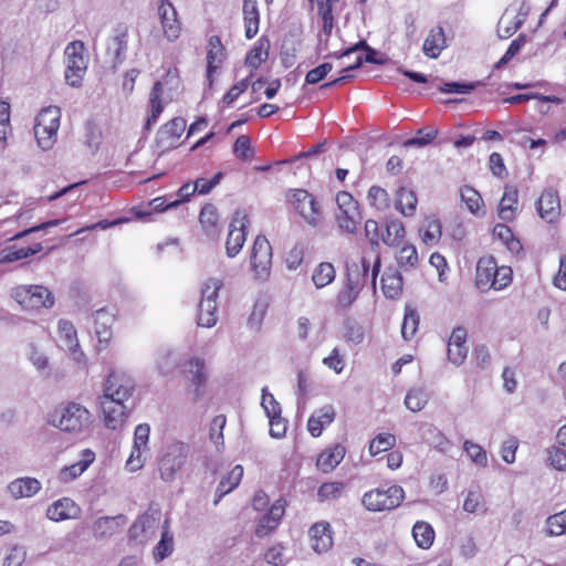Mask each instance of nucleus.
Returning <instances> with one entry per match:
<instances>
[{
	"instance_id": "f257e3e1",
	"label": "nucleus",
	"mask_w": 566,
	"mask_h": 566,
	"mask_svg": "<svg viewBox=\"0 0 566 566\" xmlns=\"http://www.w3.org/2000/svg\"><path fill=\"white\" fill-rule=\"evenodd\" d=\"M46 424L73 437H85L91 433L93 415L82 403L63 402L45 415Z\"/></svg>"
},
{
	"instance_id": "f03ea898",
	"label": "nucleus",
	"mask_w": 566,
	"mask_h": 566,
	"mask_svg": "<svg viewBox=\"0 0 566 566\" xmlns=\"http://www.w3.org/2000/svg\"><path fill=\"white\" fill-rule=\"evenodd\" d=\"M61 109L57 106L43 108L35 118L34 136L42 150H50L57 139Z\"/></svg>"
},
{
	"instance_id": "7ed1b4c3",
	"label": "nucleus",
	"mask_w": 566,
	"mask_h": 566,
	"mask_svg": "<svg viewBox=\"0 0 566 566\" xmlns=\"http://www.w3.org/2000/svg\"><path fill=\"white\" fill-rule=\"evenodd\" d=\"M190 448L181 441L169 443L158 462V470L161 480L170 482L187 463Z\"/></svg>"
},
{
	"instance_id": "20e7f679",
	"label": "nucleus",
	"mask_w": 566,
	"mask_h": 566,
	"mask_svg": "<svg viewBox=\"0 0 566 566\" xmlns=\"http://www.w3.org/2000/svg\"><path fill=\"white\" fill-rule=\"evenodd\" d=\"M405 499V491L399 485L378 488L370 490L363 495L361 503L370 512L394 510Z\"/></svg>"
},
{
	"instance_id": "39448f33",
	"label": "nucleus",
	"mask_w": 566,
	"mask_h": 566,
	"mask_svg": "<svg viewBox=\"0 0 566 566\" xmlns=\"http://www.w3.org/2000/svg\"><path fill=\"white\" fill-rule=\"evenodd\" d=\"M85 45L82 41L69 43L64 50L65 81L72 87H80L87 70V57L84 55Z\"/></svg>"
},
{
	"instance_id": "423d86ee",
	"label": "nucleus",
	"mask_w": 566,
	"mask_h": 566,
	"mask_svg": "<svg viewBox=\"0 0 566 566\" xmlns=\"http://www.w3.org/2000/svg\"><path fill=\"white\" fill-rule=\"evenodd\" d=\"M11 296L24 308H50L54 305V296L43 285H19L11 290Z\"/></svg>"
},
{
	"instance_id": "0eeeda50",
	"label": "nucleus",
	"mask_w": 566,
	"mask_h": 566,
	"mask_svg": "<svg viewBox=\"0 0 566 566\" xmlns=\"http://www.w3.org/2000/svg\"><path fill=\"white\" fill-rule=\"evenodd\" d=\"M381 262L379 254H376L375 260L371 262L361 256L359 262L347 263L346 283L363 290L369 281L373 291H376V280L380 271Z\"/></svg>"
},
{
	"instance_id": "6e6552de",
	"label": "nucleus",
	"mask_w": 566,
	"mask_h": 566,
	"mask_svg": "<svg viewBox=\"0 0 566 566\" xmlns=\"http://www.w3.org/2000/svg\"><path fill=\"white\" fill-rule=\"evenodd\" d=\"M250 265L255 280H268L272 266V247L264 235H258L253 242Z\"/></svg>"
},
{
	"instance_id": "1a4fd4ad",
	"label": "nucleus",
	"mask_w": 566,
	"mask_h": 566,
	"mask_svg": "<svg viewBox=\"0 0 566 566\" xmlns=\"http://www.w3.org/2000/svg\"><path fill=\"white\" fill-rule=\"evenodd\" d=\"M135 390V380L125 371H112L104 384L103 398L125 403Z\"/></svg>"
},
{
	"instance_id": "9d476101",
	"label": "nucleus",
	"mask_w": 566,
	"mask_h": 566,
	"mask_svg": "<svg viewBox=\"0 0 566 566\" xmlns=\"http://www.w3.org/2000/svg\"><path fill=\"white\" fill-rule=\"evenodd\" d=\"M287 201L308 226L316 227L318 224L321 208L308 191L304 189L291 190L287 195Z\"/></svg>"
},
{
	"instance_id": "9b49d317",
	"label": "nucleus",
	"mask_w": 566,
	"mask_h": 566,
	"mask_svg": "<svg viewBox=\"0 0 566 566\" xmlns=\"http://www.w3.org/2000/svg\"><path fill=\"white\" fill-rule=\"evenodd\" d=\"M530 12V6L523 1L518 7H509L497 23V35L501 39H509L512 36L525 22Z\"/></svg>"
},
{
	"instance_id": "f8f14e48",
	"label": "nucleus",
	"mask_w": 566,
	"mask_h": 566,
	"mask_svg": "<svg viewBox=\"0 0 566 566\" xmlns=\"http://www.w3.org/2000/svg\"><path fill=\"white\" fill-rule=\"evenodd\" d=\"M249 224L248 216L237 210L229 226V233L226 241V253L229 258H234L241 251L247 240V227Z\"/></svg>"
},
{
	"instance_id": "ddd939ff",
	"label": "nucleus",
	"mask_w": 566,
	"mask_h": 566,
	"mask_svg": "<svg viewBox=\"0 0 566 566\" xmlns=\"http://www.w3.org/2000/svg\"><path fill=\"white\" fill-rule=\"evenodd\" d=\"M535 208L545 222L551 224L557 222L562 214L558 191L552 187L544 189L535 202Z\"/></svg>"
},
{
	"instance_id": "4468645a",
	"label": "nucleus",
	"mask_w": 566,
	"mask_h": 566,
	"mask_svg": "<svg viewBox=\"0 0 566 566\" xmlns=\"http://www.w3.org/2000/svg\"><path fill=\"white\" fill-rule=\"evenodd\" d=\"M60 346L70 353L72 359L80 365H85V354L80 347L77 332L72 322L60 319L57 324Z\"/></svg>"
},
{
	"instance_id": "2eb2a0df",
	"label": "nucleus",
	"mask_w": 566,
	"mask_h": 566,
	"mask_svg": "<svg viewBox=\"0 0 566 566\" xmlns=\"http://www.w3.org/2000/svg\"><path fill=\"white\" fill-rule=\"evenodd\" d=\"M285 513V501L283 500H276L269 511L263 514L260 520L258 521L256 527H255V535L260 538L265 537L270 535L272 532H274L282 517Z\"/></svg>"
},
{
	"instance_id": "dca6fc26",
	"label": "nucleus",
	"mask_w": 566,
	"mask_h": 566,
	"mask_svg": "<svg viewBox=\"0 0 566 566\" xmlns=\"http://www.w3.org/2000/svg\"><path fill=\"white\" fill-rule=\"evenodd\" d=\"M94 331L98 342V349H105L112 338V326L115 322V314L106 308H99L92 315Z\"/></svg>"
},
{
	"instance_id": "f3484780",
	"label": "nucleus",
	"mask_w": 566,
	"mask_h": 566,
	"mask_svg": "<svg viewBox=\"0 0 566 566\" xmlns=\"http://www.w3.org/2000/svg\"><path fill=\"white\" fill-rule=\"evenodd\" d=\"M311 547L317 554L326 553L334 544L333 531L327 522H317L308 530Z\"/></svg>"
},
{
	"instance_id": "a211bd4d",
	"label": "nucleus",
	"mask_w": 566,
	"mask_h": 566,
	"mask_svg": "<svg viewBox=\"0 0 566 566\" xmlns=\"http://www.w3.org/2000/svg\"><path fill=\"white\" fill-rule=\"evenodd\" d=\"M80 506L70 497H62L53 502L46 510V517L54 522L75 520L80 517Z\"/></svg>"
},
{
	"instance_id": "6ab92c4d",
	"label": "nucleus",
	"mask_w": 566,
	"mask_h": 566,
	"mask_svg": "<svg viewBox=\"0 0 566 566\" xmlns=\"http://www.w3.org/2000/svg\"><path fill=\"white\" fill-rule=\"evenodd\" d=\"M127 50L128 29L127 27H118L107 44V54L112 56L113 67H117L125 61Z\"/></svg>"
},
{
	"instance_id": "aec40b11",
	"label": "nucleus",
	"mask_w": 566,
	"mask_h": 566,
	"mask_svg": "<svg viewBox=\"0 0 566 566\" xmlns=\"http://www.w3.org/2000/svg\"><path fill=\"white\" fill-rule=\"evenodd\" d=\"M318 15L322 19V28L318 32L317 39V52L322 53L328 50V42L334 29V17L333 9L329 4H323V1H318Z\"/></svg>"
},
{
	"instance_id": "412c9836",
	"label": "nucleus",
	"mask_w": 566,
	"mask_h": 566,
	"mask_svg": "<svg viewBox=\"0 0 566 566\" xmlns=\"http://www.w3.org/2000/svg\"><path fill=\"white\" fill-rule=\"evenodd\" d=\"M95 460V453L91 449L81 452L80 460L71 465L62 468L59 472V480L69 483L81 476Z\"/></svg>"
},
{
	"instance_id": "4be33fe9",
	"label": "nucleus",
	"mask_w": 566,
	"mask_h": 566,
	"mask_svg": "<svg viewBox=\"0 0 566 566\" xmlns=\"http://www.w3.org/2000/svg\"><path fill=\"white\" fill-rule=\"evenodd\" d=\"M104 422L106 428L117 430L123 427L127 418V408L122 402L104 399L102 401Z\"/></svg>"
},
{
	"instance_id": "5701e85b",
	"label": "nucleus",
	"mask_w": 566,
	"mask_h": 566,
	"mask_svg": "<svg viewBox=\"0 0 566 566\" xmlns=\"http://www.w3.org/2000/svg\"><path fill=\"white\" fill-rule=\"evenodd\" d=\"M42 250L43 245L41 242H34L29 247H19L17 243H13L0 250V263H13L38 254Z\"/></svg>"
},
{
	"instance_id": "b1692460",
	"label": "nucleus",
	"mask_w": 566,
	"mask_h": 566,
	"mask_svg": "<svg viewBox=\"0 0 566 566\" xmlns=\"http://www.w3.org/2000/svg\"><path fill=\"white\" fill-rule=\"evenodd\" d=\"M518 190L513 186H505L499 203V218L504 222L513 221L517 216Z\"/></svg>"
},
{
	"instance_id": "393cba45",
	"label": "nucleus",
	"mask_w": 566,
	"mask_h": 566,
	"mask_svg": "<svg viewBox=\"0 0 566 566\" xmlns=\"http://www.w3.org/2000/svg\"><path fill=\"white\" fill-rule=\"evenodd\" d=\"M163 30L166 38L170 41L177 39L180 32V25L177 20V11L169 1H163L158 8Z\"/></svg>"
},
{
	"instance_id": "a878e982",
	"label": "nucleus",
	"mask_w": 566,
	"mask_h": 566,
	"mask_svg": "<svg viewBox=\"0 0 566 566\" xmlns=\"http://www.w3.org/2000/svg\"><path fill=\"white\" fill-rule=\"evenodd\" d=\"M448 48V41L442 27L432 28L422 45V52L430 59H438L441 52Z\"/></svg>"
},
{
	"instance_id": "bb28decb",
	"label": "nucleus",
	"mask_w": 566,
	"mask_h": 566,
	"mask_svg": "<svg viewBox=\"0 0 566 566\" xmlns=\"http://www.w3.org/2000/svg\"><path fill=\"white\" fill-rule=\"evenodd\" d=\"M224 59V48L218 35L209 39V49L207 53V80L211 86L213 83V73L221 66Z\"/></svg>"
},
{
	"instance_id": "cd10ccee",
	"label": "nucleus",
	"mask_w": 566,
	"mask_h": 566,
	"mask_svg": "<svg viewBox=\"0 0 566 566\" xmlns=\"http://www.w3.org/2000/svg\"><path fill=\"white\" fill-rule=\"evenodd\" d=\"M185 374L191 386L195 387L196 398L202 395V388L206 385L205 361L200 358H190L185 366Z\"/></svg>"
},
{
	"instance_id": "c85d7f7f",
	"label": "nucleus",
	"mask_w": 566,
	"mask_h": 566,
	"mask_svg": "<svg viewBox=\"0 0 566 566\" xmlns=\"http://www.w3.org/2000/svg\"><path fill=\"white\" fill-rule=\"evenodd\" d=\"M42 489L41 482L35 478H18L9 483L8 491L10 495L18 500L31 497Z\"/></svg>"
},
{
	"instance_id": "c756f323",
	"label": "nucleus",
	"mask_w": 566,
	"mask_h": 566,
	"mask_svg": "<svg viewBox=\"0 0 566 566\" xmlns=\"http://www.w3.org/2000/svg\"><path fill=\"white\" fill-rule=\"evenodd\" d=\"M127 522L123 514L116 516H103L93 524V534L96 538H106L114 535Z\"/></svg>"
},
{
	"instance_id": "7c9ffc66",
	"label": "nucleus",
	"mask_w": 566,
	"mask_h": 566,
	"mask_svg": "<svg viewBox=\"0 0 566 566\" xmlns=\"http://www.w3.org/2000/svg\"><path fill=\"white\" fill-rule=\"evenodd\" d=\"M496 265L493 258H481L478 261L475 281L479 289H493L496 277Z\"/></svg>"
},
{
	"instance_id": "2f4dec72",
	"label": "nucleus",
	"mask_w": 566,
	"mask_h": 566,
	"mask_svg": "<svg viewBox=\"0 0 566 566\" xmlns=\"http://www.w3.org/2000/svg\"><path fill=\"white\" fill-rule=\"evenodd\" d=\"M419 434L421 441L437 449L438 451L446 452L450 446L447 437L431 423H420Z\"/></svg>"
},
{
	"instance_id": "473e14b6",
	"label": "nucleus",
	"mask_w": 566,
	"mask_h": 566,
	"mask_svg": "<svg viewBox=\"0 0 566 566\" xmlns=\"http://www.w3.org/2000/svg\"><path fill=\"white\" fill-rule=\"evenodd\" d=\"M157 520L153 514L145 513L140 515L129 528V537L144 542L149 539L155 533Z\"/></svg>"
},
{
	"instance_id": "72a5a7b5",
	"label": "nucleus",
	"mask_w": 566,
	"mask_h": 566,
	"mask_svg": "<svg viewBox=\"0 0 566 566\" xmlns=\"http://www.w3.org/2000/svg\"><path fill=\"white\" fill-rule=\"evenodd\" d=\"M377 52L373 48L369 46V49L366 50V55L363 57L361 55H357L354 63L348 64L346 67L343 69L342 73L343 75L322 85V88H328L337 86L353 76L348 74L349 71L359 69L364 62L373 63V64H380L381 62L376 59Z\"/></svg>"
},
{
	"instance_id": "f704fd0d",
	"label": "nucleus",
	"mask_w": 566,
	"mask_h": 566,
	"mask_svg": "<svg viewBox=\"0 0 566 566\" xmlns=\"http://www.w3.org/2000/svg\"><path fill=\"white\" fill-rule=\"evenodd\" d=\"M346 449L342 444H335L323 451L318 458L316 465L324 473L333 471L344 459Z\"/></svg>"
},
{
	"instance_id": "c9c22d12",
	"label": "nucleus",
	"mask_w": 566,
	"mask_h": 566,
	"mask_svg": "<svg viewBox=\"0 0 566 566\" xmlns=\"http://www.w3.org/2000/svg\"><path fill=\"white\" fill-rule=\"evenodd\" d=\"M163 95V84L161 82L157 81L149 94V115L146 118L145 122V129L150 130L153 125L156 124L158 117L164 111V103L161 99Z\"/></svg>"
},
{
	"instance_id": "e433bc0d",
	"label": "nucleus",
	"mask_w": 566,
	"mask_h": 566,
	"mask_svg": "<svg viewBox=\"0 0 566 566\" xmlns=\"http://www.w3.org/2000/svg\"><path fill=\"white\" fill-rule=\"evenodd\" d=\"M242 476L243 468L240 464L233 467L232 470L220 480L216 490L213 504L218 505L223 496L233 491L240 484Z\"/></svg>"
},
{
	"instance_id": "4c0bfd02",
	"label": "nucleus",
	"mask_w": 566,
	"mask_h": 566,
	"mask_svg": "<svg viewBox=\"0 0 566 566\" xmlns=\"http://www.w3.org/2000/svg\"><path fill=\"white\" fill-rule=\"evenodd\" d=\"M242 10L245 28V38L252 39L259 32L260 24V13L256 0H244Z\"/></svg>"
},
{
	"instance_id": "58836bf2",
	"label": "nucleus",
	"mask_w": 566,
	"mask_h": 566,
	"mask_svg": "<svg viewBox=\"0 0 566 566\" xmlns=\"http://www.w3.org/2000/svg\"><path fill=\"white\" fill-rule=\"evenodd\" d=\"M186 119L182 117H175L160 127L158 137L161 143H167L172 146L175 142L182 135L186 129Z\"/></svg>"
},
{
	"instance_id": "ea45409f",
	"label": "nucleus",
	"mask_w": 566,
	"mask_h": 566,
	"mask_svg": "<svg viewBox=\"0 0 566 566\" xmlns=\"http://www.w3.org/2000/svg\"><path fill=\"white\" fill-rule=\"evenodd\" d=\"M461 201L465 205L467 209L476 217L485 214L484 202L479 191L471 186H463L460 188Z\"/></svg>"
},
{
	"instance_id": "a19ab883",
	"label": "nucleus",
	"mask_w": 566,
	"mask_h": 566,
	"mask_svg": "<svg viewBox=\"0 0 566 566\" xmlns=\"http://www.w3.org/2000/svg\"><path fill=\"white\" fill-rule=\"evenodd\" d=\"M335 220L342 232L355 234L357 232V227L361 221V213L359 209L337 210L335 213Z\"/></svg>"
},
{
	"instance_id": "79ce46f5",
	"label": "nucleus",
	"mask_w": 566,
	"mask_h": 566,
	"mask_svg": "<svg viewBox=\"0 0 566 566\" xmlns=\"http://www.w3.org/2000/svg\"><path fill=\"white\" fill-rule=\"evenodd\" d=\"M270 42L266 38H260L245 57V64L256 70L269 56Z\"/></svg>"
},
{
	"instance_id": "37998d69",
	"label": "nucleus",
	"mask_w": 566,
	"mask_h": 566,
	"mask_svg": "<svg viewBox=\"0 0 566 566\" xmlns=\"http://www.w3.org/2000/svg\"><path fill=\"white\" fill-rule=\"evenodd\" d=\"M384 295L396 298L402 291V276L397 271L385 272L380 279Z\"/></svg>"
},
{
	"instance_id": "c03bdc74",
	"label": "nucleus",
	"mask_w": 566,
	"mask_h": 566,
	"mask_svg": "<svg viewBox=\"0 0 566 566\" xmlns=\"http://www.w3.org/2000/svg\"><path fill=\"white\" fill-rule=\"evenodd\" d=\"M336 277L335 266L331 262H321L313 271L312 281L317 289L331 284Z\"/></svg>"
},
{
	"instance_id": "a18cd8bd",
	"label": "nucleus",
	"mask_w": 566,
	"mask_h": 566,
	"mask_svg": "<svg viewBox=\"0 0 566 566\" xmlns=\"http://www.w3.org/2000/svg\"><path fill=\"white\" fill-rule=\"evenodd\" d=\"M419 232L422 242L428 247H433L441 239V223L438 219H427Z\"/></svg>"
},
{
	"instance_id": "49530a36",
	"label": "nucleus",
	"mask_w": 566,
	"mask_h": 566,
	"mask_svg": "<svg viewBox=\"0 0 566 566\" xmlns=\"http://www.w3.org/2000/svg\"><path fill=\"white\" fill-rule=\"evenodd\" d=\"M420 323V316L416 308L406 305L405 315L401 325V336L405 340H410L416 335Z\"/></svg>"
},
{
	"instance_id": "de8ad7c7",
	"label": "nucleus",
	"mask_w": 566,
	"mask_h": 566,
	"mask_svg": "<svg viewBox=\"0 0 566 566\" xmlns=\"http://www.w3.org/2000/svg\"><path fill=\"white\" fill-rule=\"evenodd\" d=\"M412 536L420 548L428 549L433 544L434 531L429 523L421 521L413 525Z\"/></svg>"
},
{
	"instance_id": "09e8293b",
	"label": "nucleus",
	"mask_w": 566,
	"mask_h": 566,
	"mask_svg": "<svg viewBox=\"0 0 566 566\" xmlns=\"http://www.w3.org/2000/svg\"><path fill=\"white\" fill-rule=\"evenodd\" d=\"M416 193L407 188H400L397 192L396 208L406 217L415 213L417 208Z\"/></svg>"
},
{
	"instance_id": "8fccbe9b",
	"label": "nucleus",
	"mask_w": 566,
	"mask_h": 566,
	"mask_svg": "<svg viewBox=\"0 0 566 566\" xmlns=\"http://www.w3.org/2000/svg\"><path fill=\"white\" fill-rule=\"evenodd\" d=\"M406 231L401 221L389 220L386 223V231L381 234V241L388 247L398 245L405 238Z\"/></svg>"
},
{
	"instance_id": "3c124183",
	"label": "nucleus",
	"mask_w": 566,
	"mask_h": 566,
	"mask_svg": "<svg viewBox=\"0 0 566 566\" xmlns=\"http://www.w3.org/2000/svg\"><path fill=\"white\" fill-rule=\"evenodd\" d=\"M218 322L217 304L207 302L199 303L197 313V324L201 327L211 328Z\"/></svg>"
},
{
	"instance_id": "603ef678",
	"label": "nucleus",
	"mask_w": 566,
	"mask_h": 566,
	"mask_svg": "<svg viewBox=\"0 0 566 566\" xmlns=\"http://www.w3.org/2000/svg\"><path fill=\"white\" fill-rule=\"evenodd\" d=\"M429 401V394L423 388H412L405 397V406L412 412L421 411Z\"/></svg>"
},
{
	"instance_id": "864d4df0",
	"label": "nucleus",
	"mask_w": 566,
	"mask_h": 566,
	"mask_svg": "<svg viewBox=\"0 0 566 566\" xmlns=\"http://www.w3.org/2000/svg\"><path fill=\"white\" fill-rule=\"evenodd\" d=\"M438 136V129L434 127L420 128L416 136L403 142V146L409 147H424L433 142Z\"/></svg>"
},
{
	"instance_id": "5fc2aeb1",
	"label": "nucleus",
	"mask_w": 566,
	"mask_h": 566,
	"mask_svg": "<svg viewBox=\"0 0 566 566\" xmlns=\"http://www.w3.org/2000/svg\"><path fill=\"white\" fill-rule=\"evenodd\" d=\"M397 263L401 269L409 270L418 264V252L415 245L405 244L396 256Z\"/></svg>"
},
{
	"instance_id": "6e6d98bb",
	"label": "nucleus",
	"mask_w": 566,
	"mask_h": 566,
	"mask_svg": "<svg viewBox=\"0 0 566 566\" xmlns=\"http://www.w3.org/2000/svg\"><path fill=\"white\" fill-rule=\"evenodd\" d=\"M396 443V437L391 433H379L369 443V453L375 457L390 450Z\"/></svg>"
},
{
	"instance_id": "4d7b16f0",
	"label": "nucleus",
	"mask_w": 566,
	"mask_h": 566,
	"mask_svg": "<svg viewBox=\"0 0 566 566\" xmlns=\"http://www.w3.org/2000/svg\"><path fill=\"white\" fill-rule=\"evenodd\" d=\"M223 285L222 280L210 277L208 279L202 287H201V303H207L210 301V303L217 304V298L219 295V291L221 290Z\"/></svg>"
},
{
	"instance_id": "13d9d810",
	"label": "nucleus",
	"mask_w": 566,
	"mask_h": 566,
	"mask_svg": "<svg viewBox=\"0 0 566 566\" xmlns=\"http://www.w3.org/2000/svg\"><path fill=\"white\" fill-rule=\"evenodd\" d=\"M367 200L370 206L379 211H384L389 207V196L385 189L378 186H373L368 190Z\"/></svg>"
},
{
	"instance_id": "bf43d9fd",
	"label": "nucleus",
	"mask_w": 566,
	"mask_h": 566,
	"mask_svg": "<svg viewBox=\"0 0 566 566\" xmlns=\"http://www.w3.org/2000/svg\"><path fill=\"white\" fill-rule=\"evenodd\" d=\"M199 221L207 233H212L218 222V210L211 205H205L200 211Z\"/></svg>"
},
{
	"instance_id": "052dcab7",
	"label": "nucleus",
	"mask_w": 566,
	"mask_h": 566,
	"mask_svg": "<svg viewBox=\"0 0 566 566\" xmlns=\"http://www.w3.org/2000/svg\"><path fill=\"white\" fill-rule=\"evenodd\" d=\"M547 535L560 536L566 533V509L546 520Z\"/></svg>"
},
{
	"instance_id": "680f3d73",
	"label": "nucleus",
	"mask_w": 566,
	"mask_h": 566,
	"mask_svg": "<svg viewBox=\"0 0 566 566\" xmlns=\"http://www.w3.org/2000/svg\"><path fill=\"white\" fill-rule=\"evenodd\" d=\"M360 289L355 287L345 282L344 287L338 292L336 297V304L339 308L346 310L357 300Z\"/></svg>"
},
{
	"instance_id": "e2e57ef3",
	"label": "nucleus",
	"mask_w": 566,
	"mask_h": 566,
	"mask_svg": "<svg viewBox=\"0 0 566 566\" xmlns=\"http://www.w3.org/2000/svg\"><path fill=\"white\" fill-rule=\"evenodd\" d=\"M463 449L472 462L480 467H486L488 455L481 446L473 443L470 440H465L463 443Z\"/></svg>"
},
{
	"instance_id": "0e129e2a",
	"label": "nucleus",
	"mask_w": 566,
	"mask_h": 566,
	"mask_svg": "<svg viewBox=\"0 0 566 566\" xmlns=\"http://www.w3.org/2000/svg\"><path fill=\"white\" fill-rule=\"evenodd\" d=\"M226 423L227 419L223 415L216 416L211 421L209 437L217 448L223 446V429Z\"/></svg>"
},
{
	"instance_id": "69168bd1",
	"label": "nucleus",
	"mask_w": 566,
	"mask_h": 566,
	"mask_svg": "<svg viewBox=\"0 0 566 566\" xmlns=\"http://www.w3.org/2000/svg\"><path fill=\"white\" fill-rule=\"evenodd\" d=\"M177 365V357L171 352L160 353L156 361V368L161 375H169L176 369Z\"/></svg>"
},
{
	"instance_id": "338daca9",
	"label": "nucleus",
	"mask_w": 566,
	"mask_h": 566,
	"mask_svg": "<svg viewBox=\"0 0 566 566\" xmlns=\"http://www.w3.org/2000/svg\"><path fill=\"white\" fill-rule=\"evenodd\" d=\"M344 484L342 482L323 483L318 491L317 497L319 501L334 500L340 496Z\"/></svg>"
},
{
	"instance_id": "774afa93",
	"label": "nucleus",
	"mask_w": 566,
	"mask_h": 566,
	"mask_svg": "<svg viewBox=\"0 0 566 566\" xmlns=\"http://www.w3.org/2000/svg\"><path fill=\"white\" fill-rule=\"evenodd\" d=\"M547 459L549 464L558 470L566 471V451L559 447H551L547 449Z\"/></svg>"
}]
</instances>
